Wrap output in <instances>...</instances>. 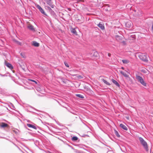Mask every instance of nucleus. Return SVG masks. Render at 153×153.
I'll return each mask as SVG.
<instances>
[{"label":"nucleus","mask_w":153,"mask_h":153,"mask_svg":"<svg viewBox=\"0 0 153 153\" xmlns=\"http://www.w3.org/2000/svg\"><path fill=\"white\" fill-rule=\"evenodd\" d=\"M139 140L144 149L146 151L148 150V146L146 142L142 137H139L138 138Z\"/></svg>","instance_id":"1"},{"label":"nucleus","mask_w":153,"mask_h":153,"mask_svg":"<svg viewBox=\"0 0 153 153\" xmlns=\"http://www.w3.org/2000/svg\"><path fill=\"white\" fill-rule=\"evenodd\" d=\"M138 56L140 59L144 61H146L148 60L146 55L144 54L140 53L139 54Z\"/></svg>","instance_id":"2"},{"label":"nucleus","mask_w":153,"mask_h":153,"mask_svg":"<svg viewBox=\"0 0 153 153\" xmlns=\"http://www.w3.org/2000/svg\"><path fill=\"white\" fill-rule=\"evenodd\" d=\"M137 79L143 86H146V83L145 82L142 77H136Z\"/></svg>","instance_id":"3"},{"label":"nucleus","mask_w":153,"mask_h":153,"mask_svg":"<svg viewBox=\"0 0 153 153\" xmlns=\"http://www.w3.org/2000/svg\"><path fill=\"white\" fill-rule=\"evenodd\" d=\"M12 79L14 82L18 84H20V82L22 81V79L19 77H12Z\"/></svg>","instance_id":"4"},{"label":"nucleus","mask_w":153,"mask_h":153,"mask_svg":"<svg viewBox=\"0 0 153 153\" xmlns=\"http://www.w3.org/2000/svg\"><path fill=\"white\" fill-rule=\"evenodd\" d=\"M52 0H44L45 2H46L47 4L49 5L52 8H53L54 7V5L52 4L51 2Z\"/></svg>","instance_id":"5"},{"label":"nucleus","mask_w":153,"mask_h":153,"mask_svg":"<svg viewBox=\"0 0 153 153\" xmlns=\"http://www.w3.org/2000/svg\"><path fill=\"white\" fill-rule=\"evenodd\" d=\"M5 65L10 69L13 68V66L11 64L7 62L6 61H5Z\"/></svg>","instance_id":"6"},{"label":"nucleus","mask_w":153,"mask_h":153,"mask_svg":"<svg viewBox=\"0 0 153 153\" xmlns=\"http://www.w3.org/2000/svg\"><path fill=\"white\" fill-rule=\"evenodd\" d=\"M116 40L120 42H121L122 40H123V38L121 36H117L116 37Z\"/></svg>","instance_id":"7"},{"label":"nucleus","mask_w":153,"mask_h":153,"mask_svg":"<svg viewBox=\"0 0 153 153\" xmlns=\"http://www.w3.org/2000/svg\"><path fill=\"white\" fill-rule=\"evenodd\" d=\"M126 26L127 28H130L132 27V24L130 22H127L126 23Z\"/></svg>","instance_id":"8"},{"label":"nucleus","mask_w":153,"mask_h":153,"mask_svg":"<svg viewBox=\"0 0 153 153\" xmlns=\"http://www.w3.org/2000/svg\"><path fill=\"white\" fill-rule=\"evenodd\" d=\"M27 126L29 127L30 128H32L34 129H37V127L36 126H35L34 125H32L30 124H28L27 123ZM34 125H35L34 124Z\"/></svg>","instance_id":"9"},{"label":"nucleus","mask_w":153,"mask_h":153,"mask_svg":"<svg viewBox=\"0 0 153 153\" xmlns=\"http://www.w3.org/2000/svg\"><path fill=\"white\" fill-rule=\"evenodd\" d=\"M112 82L114 84L116 85L118 87H120V85L117 82V81L113 79H112L111 80Z\"/></svg>","instance_id":"10"},{"label":"nucleus","mask_w":153,"mask_h":153,"mask_svg":"<svg viewBox=\"0 0 153 153\" xmlns=\"http://www.w3.org/2000/svg\"><path fill=\"white\" fill-rule=\"evenodd\" d=\"M27 27L29 29L32 31H35V30L33 26L30 24H29L27 26Z\"/></svg>","instance_id":"11"},{"label":"nucleus","mask_w":153,"mask_h":153,"mask_svg":"<svg viewBox=\"0 0 153 153\" xmlns=\"http://www.w3.org/2000/svg\"><path fill=\"white\" fill-rule=\"evenodd\" d=\"M120 126L123 129L125 130H128L127 127L125 125L123 124H120Z\"/></svg>","instance_id":"12"},{"label":"nucleus","mask_w":153,"mask_h":153,"mask_svg":"<svg viewBox=\"0 0 153 153\" xmlns=\"http://www.w3.org/2000/svg\"><path fill=\"white\" fill-rule=\"evenodd\" d=\"M32 45L35 47H38L39 46V44L36 41L33 42Z\"/></svg>","instance_id":"13"},{"label":"nucleus","mask_w":153,"mask_h":153,"mask_svg":"<svg viewBox=\"0 0 153 153\" xmlns=\"http://www.w3.org/2000/svg\"><path fill=\"white\" fill-rule=\"evenodd\" d=\"M71 32L74 34L76 35H77V32H76L75 28H72L71 29Z\"/></svg>","instance_id":"14"},{"label":"nucleus","mask_w":153,"mask_h":153,"mask_svg":"<svg viewBox=\"0 0 153 153\" xmlns=\"http://www.w3.org/2000/svg\"><path fill=\"white\" fill-rule=\"evenodd\" d=\"M97 26L102 30L104 29L105 27L104 26L101 24L99 23L98 24Z\"/></svg>","instance_id":"15"},{"label":"nucleus","mask_w":153,"mask_h":153,"mask_svg":"<svg viewBox=\"0 0 153 153\" xmlns=\"http://www.w3.org/2000/svg\"><path fill=\"white\" fill-rule=\"evenodd\" d=\"M1 127L2 128H4L7 127L8 126V125L4 123H2L0 125Z\"/></svg>","instance_id":"16"},{"label":"nucleus","mask_w":153,"mask_h":153,"mask_svg":"<svg viewBox=\"0 0 153 153\" xmlns=\"http://www.w3.org/2000/svg\"><path fill=\"white\" fill-rule=\"evenodd\" d=\"M122 62L123 64H127L129 62V61L128 59H125L122 60Z\"/></svg>","instance_id":"17"},{"label":"nucleus","mask_w":153,"mask_h":153,"mask_svg":"<svg viewBox=\"0 0 153 153\" xmlns=\"http://www.w3.org/2000/svg\"><path fill=\"white\" fill-rule=\"evenodd\" d=\"M40 12L41 13H42L44 15L47 16V14L45 13V11H44V10L43 9H42L40 11Z\"/></svg>","instance_id":"18"},{"label":"nucleus","mask_w":153,"mask_h":153,"mask_svg":"<svg viewBox=\"0 0 153 153\" xmlns=\"http://www.w3.org/2000/svg\"><path fill=\"white\" fill-rule=\"evenodd\" d=\"M76 96L77 97H79V98H84V97H83V96H82V95H81V94H76Z\"/></svg>","instance_id":"19"},{"label":"nucleus","mask_w":153,"mask_h":153,"mask_svg":"<svg viewBox=\"0 0 153 153\" xmlns=\"http://www.w3.org/2000/svg\"><path fill=\"white\" fill-rule=\"evenodd\" d=\"M36 7L40 11L42 8L38 4H36Z\"/></svg>","instance_id":"20"},{"label":"nucleus","mask_w":153,"mask_h":153,"mask_svg":"<svg viewBox=\"0 0 153 153\" xmlns=\"http://www.w3.org/2000/svg\"><path fill=\"white\" fill-rule=\"evenodd\" d=\"M115 133L117 137H120V136L119 135V134L118 132L117 131H116L115 130Z\"/></svg>","instance_id":"21"},{"label":"nucleus","mask_w":153,"mask_h":153,"mask_svg":"<svg viewBox=\"0 0 153 153\" xmlns=\"http://www.w3.org/2000/svg\"><path fill=\"white\" fill-rule=\"evenodd\" d=\"M102 81L103 82H104V83H105L106 85H110V84L108 82L106 81L105 79H102Z\"/></svg>","instance_id":"22"},{"label":"nucleus","mask_w":153,"mask_h":153,"mask_svg":"<svg viewBox=\"0 0 153 153\" xmlns=\"http://www.w3.org/2000/svg\"><path fill=\"white\" fill-rule=\"evenodd\" d=\"M78 140V137L76 136H74L72 138L73 141H76Z\"/></svg>","instance_id":"23"},{"label":"nucleus","mask_w":153,"mask_h":153,"mask_svg":"<svg viewBox=\"0 0 153 153\" xmlns=\"http://www.w3.org/2000/svg\"><path fill=\"white\" fill-rule=\"evenodd\" d=\"M46 7L47 8V9L50 11H53L51 9V8L49 6H46Z\"/></svg>","instance_id":"24"},{"label":"nucleus","mask_w":153,"mask_h":153,"mask_svg":"<svg viewBox=\"0 0 153 153\" xmlns=\"http://www.w3.org/2000/svg\"><path fill=\"white\" fill-rule=\"evenodd\" d=\"M20 55L23 58H25L26 57L24 53H20Z\"/></svg>","instance_id":"25"},{"label":"nucleus","mask_w":153,"mask_h":153,"mask_svg":"<svg viewBox=\"0 0 153 153\" xmlns=\"http://www.w3.org/2000/svg\"><path fill=\"white\" fill-rule=\"evenodd\" d=\"M121 73L123 76H126V75L125 74H124V72L121 71Z\"/></svg>","instance_id":"26"},{"label":"nucleus","mask_w":153,"mask_h":153,"mask_svg":"<svg viewBox=\"0 0 153 153\" xmlns=\"http://www.w3.org/2000/svg\"><path fill=\"white\" fill-rule=\"evenodd\" d=\"M107 5L108 6V8L107 9H105V8H104V9H105V10L108 11V10H110L109 6H108V5Z\"/></svg>","instance_id":"27"},{"label":"nucleus","mask_w":153,"mask_h":153,"mask_svg":"<svg viewBox=\"0 0 153 153\" xmlns=\"http://www.w3.org/2000/svg\"><path fill=\"white\" fill-rule=\"evenodd\" d=\"M64 64H65V65L67 67H69V65H68V64L67 62H64Z\"/></svg>","instance_id":"28"},{"label":"nucleus","mask_w":153,"mask_h":153,"mask_svg":"<svg viewBox=\"0 0 153 153\" xmlns=\"http://www.w3.org/2000/svg\"><path fill=\"white\" fill-rule=\"evenodd\" d=\"M120 42L122 43L124 45H126V42L123 40H122V41H121V42Z\"/></svg>","instance_id":"29"},{"label":"nucleus","mask_w":153,"mask_h":153,"mask_svg":"<svg viewBox=\"0 0 153 153\" xmlns=\"http://www.w3.org/2000/svg\"><path fill=\"white\" fill-rule=\"evenodd\" d=\"M16 43L18 44L19 45H22V43L21 42H19L18 41H16Z\"/></svg>","instance_id":"30"},{"label":"nucleus","mask_w":153,"mask_h":153,"mask_svg":"<svg viewBox=\"0 0 153 153\" xmlns=\"http://www.w3.org/2000/svg\"><path fill=\"white\" fill-rule=\"evenodd\" d=\"M30 80L31 81H32V82H35L36 84L37 83V82H36V81H35V80H32V79H30Z\"/></svg>","instance_id":"31"},{"label":"nucleus","mask_w":153,"mask_h":153,"mask_svg":"<svg viewBox=\"0 0 153 153\" xmlns=\"http://www.w3.org/2000/svg\"><path fill=\"white\" fill-rule=\"evenodd\" d=\"M152 33H153V23L152 24Z\"/></svg>","instance_id":"32"},{"label":"nucleus","mask_w":153,"mask_h":153,"mask_svg":"<svg viewBox=\"0 0 153 153\" xmlns=\"http://www.w3.org/2000/svg\"><path fill=\"white\" fill-rule=\"evenodd\" d=\"M108 56H109V57H110L111 56V53H108Z\"/></svg>","instance_id":"33"},{"label":"nucleus","mask_w":153,"mask_h":153,"mask_svg":"<svg viewBox=\"0 0 153 153\" xmlns=\"http://www.w3.org/2000/svg\"><path fill=\"white\" fill-rule=\"evenodd\" d=\"M94 53H95V54H96V56H97V55L98 54V53H97V52H94Z\"/></svg>","instance_id":"34"},{"label":"nucleus","mask_w":153,"mask_h":153,"mask_svg":"<svg viewBox=\"0 0 153 153\" xmlns=\"http://www.w3.org/2000/svg\"><path fill=\"white\" fill-rule=\"evenodd\" d=\"M27 122H30V120H27Z\"/></svg>","instance_id":"35"},{"label":"nucleus","mask_w":153,"mask_h":153,"mask_svg":"<svg viewBox=\"0 0 153 153\" xmlns=\"http://www.w3.org/2000/svg\"><path fill=\"white\" fill-rule=\"evenodd\" d=\"M44 4H45V2H44Z\"/></svg>","instance_id":"36"},{"label":"nucleus","mask_w":153,"mask_h":153,"mask_svg":"<svg viewBox=\"0 0 153 153\" xmlns=\"http://www.w3.org/2000/svg\"><path fill=\"white\" fill-rule=\"evenodd\" d=\"M133 37L134 38V36H133Z\"/></svg>","instance_id":"37"},{"label":"nucleus","mask_w":153,"mask_h":153,"mask_svg":"<svg viewBox=\"0 0 153 153\" xmlns=\"http://www.w3.org/2000/svg\"><path fill=\"white\" fill-rule=\"evenodd\" d=\"M145 70H144V71H143V72H144V73H145Z\"/></svg>","instance_id":"38"},{"label":"nucleus","mask_w":153,"mask_h":153,"mask_svg":"<svg viewBox=\"0 0 153 153\" xmlns=\"http://www.w3.org/2000/svg\"><path fill=\"white\" fill-rule=\"evenodd\" d=\"M63 82L64 83H65V82L64 81H63Z\"/></svg>","instance_id":"39"},{"label":"nucleus","mask_w":153,"mask_h":153,"mask_svg":"<svg viewBox=\"0 0 153 153\" xmlns=\"http://www.w3.org/2000/svg\"><path fill=\"white\" fill-rule=\"evenodd\" d=\"M136 76L137 77V76Z\"/></svg>","instance_id":"40"}]
</instances>
